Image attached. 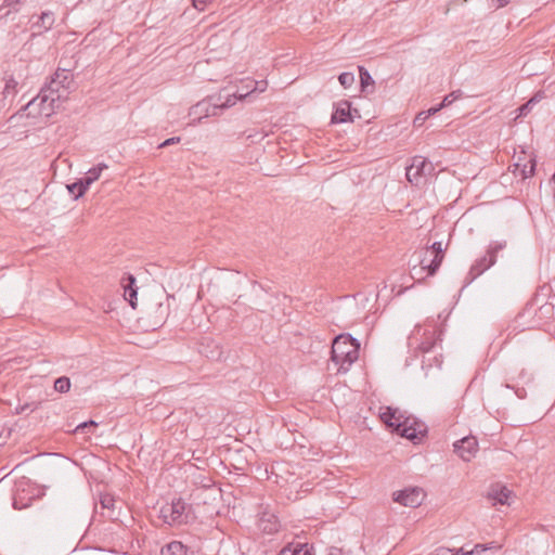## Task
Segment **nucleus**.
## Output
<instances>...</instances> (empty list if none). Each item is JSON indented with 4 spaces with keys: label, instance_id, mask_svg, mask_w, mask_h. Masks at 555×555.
<instances>
[{
    "label": "nucleus",
    "instance_id": "nucleus-1",
    "mask_svg": "<svg viewBox=\"0 0 555 555\" xmlns=\"http://www.w3.org/2000/svg\"><path fill=\"white\" fill-rule=\"evenodd\" d=\"M73 75L69 70L59 68L50 81L41 88L39 94L29 101L24 109L31 116L50 117L60 109L62 103L69 94Z\"/></svg>",
    "mask_w": 555,
    "mask_h": 555
},
{
    "label": "nucleus",
    "instance_id": "nucleus-2",
    "mask_svg": "<svg viewBox=\"0 0 555 555\" xmlns=\"http://www.w3.org/2000/svg\"><path fill=\"white\" fill-rule=\"evenodd\" d=\"M380 418L388 427L392 428V431L412 441L425 436L427 431L424 424L405 417L398 409L390 406L380 414Z\"/></svg>",
    "mask_w": 555,
    "mask_h": 555
},
{
    "label": "nucleus",
    "instance_id": "nucleus-3",
    "mask_svg": "<svg viewBox=\"0 0 555 555\" xmlns=\"http://www.w3.org/2000/svg\"><path fill=\"white\" fill-rule=\"evenodd\" d=\"M360 344L350 334H340L332 344L331 359L339 365V370L348 371L358 359Z\"/></svg>",
    "mask_w": 555,
    "mask_h": 555
},
{
    "label": "nucleus",
    "instance_id": "nucleus-4",
    "mask_svg": "<svg viewBox=\"0 0 555 555\" xmlns=\"http://www.w3.org/2000/svg\"><path fill=\"white\" fill-rule=\"evenodd\" d=\"M159 517L171 527H180L191 522L194 519V514L191 504L177 498L160 507Z\"/></svg>",
    "mask_w": 555,
    "mask_h": 555
},
{
    "label": "nucleus",
    "instance_id": "nucleus-5",
    "mask_svg": "<svg viewBox=\"0 0 555 555\" xmlns=\"http://www.w3.org/2000/svg\"><path fill=\"white\" fill-rule=\"evenodd\" d=\"M506 245V241H492L488 246L487 254L477 259L470 267L463 287L469 285L475 279L490 269L496 262L498 253L503 250Z\"/></svg>",
    "mask_w": 555,
    "mask_h": 555
},
{
    "label": "nucleus",
    "instance_id": "nucleus-6",
    "mask_svg": "<svg viewBox=\"0 0 555 555\" xmlns=\"http://www.w3.org/2000/svg\"><path fill=\"white\" fill-rule=\"evenodd\" d=\"M437 339L435 327L426 328L417 325L409 337V346H415L422 353L427 354L436 347Z\"/></svg>",
    "mask_w": 555,
    "mask_h": 555
},
{
    "label": "nucleus",
    "instance_id": "nucleus-7",
    "mask_svg": "<svg viewBox=\"0 0 555 555\" xmlns=\"http://www.w3.org/2000/svg\"><path fill=\"white\" fill-rule=\"evenodd\" d=\"M434 165L423 156H414L412 163L406 167V179L412 184L418 185L423 177L430 176L434 171Z\"/></svg>",
    "mask_w": 555,
    "mask_h": 555
},
{
    "label": "nucleus",
    "instance_id": "nucleus-8",
    "mask_svg": "<svg viewBox=\"0 0 555 555\" xmlns=\"http://www.w3.org/2000/svg\"><path fill=\"white\" fill-rule=\"evenodd\" d=\"M424 494L420 488H405L393 492L392 499L395 502L408 506L417 507L422 504Z\"/></svg>",
    "mask_w": 555,
    "mask_h": 555
},
{
    "label": "nucleus",
    "instance_id": "nucleus-9",
    "mask_svg": "<svg viewBox=\"0 0 555 555\" xmlns=\"http://www.w3.org/2000/svg\"><path fill=\"white\" fill-rule=\"evenodd\" d=\"M258 528L267 534L276 533L281 528V522L274 511L269 506L261 507L259 512Z\"/></svg>",
    "mask_w": 555,
    "mask_h": 555
},
{
    "label": "nucleus",
    "instance_id": "nucleus-10",
    "mask_svg": "<svg viewBox=\"0 0 555 555\" xmlns=\"http://www.w3.org/2000/svg\"><path fill=\"white\" fill-rule=\"evenodd\" d=\"M354 116L360 117L357 108H351V103L347 100H341L334 104V112L331 117L332 124H344L353 121Z\"/></svg>",
    "mask_w": 555,
    "mask_h": 555
},
{
    "label": "nucleus",
    "instance_id": "nucleus-11",
    "mask_svg": "<svg viewBox=\"0 0 555 555\" xmlns=\"http://www.w3.org/2000/svg\"><path fill=\"white\" fill-rule=\"evenodd\" d=\"M453 447L454 451L465 462H469L478 451L477 439L473 436L464 437L457 440L454 442Z\"/></svg>",
    "mask_w": 555,
    "mask_h": 555
},
{
    "label": "nucleus",
    "instance_id": "nucleus-12",
    "mask_svg": "<svg viewBox=\"0 0 555 555\" xmlns=\"http://www.w3.org/2000/svg\"><path fill=\"white\" fill-rule=\"evenodd\" d=\"M209 101H201L197 104L193 105L190 108L189 115L193 118V122L197 121L199 122L202 118L208 117V116H216L218 115L219 106L217 102H210Z\"/></svg>",
    "mask_w": 555,
    "mask_h": 555
},
{
    "label": "nucleus",
    "instance_id": "nucleus-13",
    "mask_svg": "<svg viewBox=\"0 0 555 555\" xmlns=\"http://www.w3.org/2000/svg\"><path fill=\"white\" fill-rule=\"evenodd\" d=\"M249 95V91L247 92H227L222 90L218 95L211 96L210 100L218 103L219 111L232 107L236 104L237 101L244 100Z\"/></svg>",
    "mask_w": 555,
    "mask_h": 555
},
{
    "label": "nucleus",
    "instance_id": "nucleus-14",
    "mask_svg": "<svg viewBox=\"0 0 555 555\" xmlns=\"http://www.w3.org/2000/svg\"><path fill=\"white\" fill-rule=\"evenodd\" d=\"M121 287L124 288V297L132 308L137 307V295L138 287L135 286L134 275L127 273L120 281Z\"/></svg>",
    "mask_w": 555,
    "mask_h": 555
},
{
    "label": "nucleus",
    "instance_id": "nucleus-15",
    "mask_svg": "<svg viewBox=\"0 0 555 555\" xmlns=\"http://www.w3.org/2000/svg\"><path fill=\"white\" fill-rule=\"evenodd\" d=\"M431 258L433 255L426 248L422 249L418 255V268L417 266L413 267L411 270V278L420 280L417 275L424 271L427 272V275L433 276L435 273H431Z\"/></svg>",
    "mask_w": 555,
    "mask_h": 555
},
{
    "label": "nucleus",
    "instance_id": "nucleus-16",
    "mask_svg": "<svg viewBox=\"0 0 555 555\" xmlns=\"http://www.w3.org/2000/svg\"><path fill=\"white\" fill-rule=\"evenodd\" d=\"M199 352L212 361H221L224 358L222 347L209 338H206L201 344Z\"/></svg>",
    "mask_w": 555,
    "mask_h": 555
},
{
    "label": "nucleus",
    "instance_id": "nucleus-17",
    "mask_svg": "<svg viewBox=\"0 0 555 555\" xmlns=\"http://www.w3.org/2000/svg\"><path fill=\"white\" fill-rule=\"evenodd\" d=\"M159 555H194V552L181 541H170L160 547Z\"/></svg>",
    "mask_w": 555,
    "mask_h": 555
},
{
    "label": "nucleus",
    "instance_id": "nucleus-18",
    "mask_svg": "<svg viewBox=\"0 0 555 555\" xmlns=\"http://www.w3.org/2000/svg\"><path fill=\"white\" fill-rule=\"evenodd\" d=\"M511 494L512 491L506 486L498 483L490 488L488 499L491 500L493 504H507Z\"/></svg>",
    "mask_w": 555,
    "mask_h": 555
},
{
    "label": "nucleus",
    "instance_id": "nucleus-19",
    "mask_svg": "<svg viewBox=\"0 0 555 555\" xmlns=\"http://www.w3.org/2000/svg\"><path fill=\"white\" fill-rule=\"evenodd\" d=\"M431 255V273H436L441 266L444 254L441 242H435L430 247L426 248Z\"/></svg>",
    "mask_w": 555,
    "mask_h": 555
},
{
    "label": "nucleus",
    "instance_id": "nucleus-20",
    "mask_svg": "<svg viewBox=\"0 0 555 555\" xmlns=\"http://www.w3.org/2000/svg\"><path fill=\"white\" fill-rule=\"evenodd\" d=\"M89 186L90 184L85 182V178H81L74 183L67 184L66 188L68 192L74 196V199H78L86 193Z\"/></svg>",
    "mask_w": 555,
    "mask_h": 555
},
{
    "label": "nucleus",
    "instance_id": "nucleus-21",
    "mask_svg": "<svg viewBox=\"0 0 555 555\" xmlns=\"http://www.w3.org/2000/svg\"><path fill=\"white\" fill-rule=\"evenodd\" d=\"M54 24V14L51 11L42 12L39 16L38 22L33 24V27L42 28L43 31H48Z\"/></svg>",
    "mask_w": 555,
    "mask_h": 555
},
{
    "label": "nucleus",
    "instance_id": "nucleus-22",
    "mask_svg": "<svg viewBox=\"0 0 555 555\" xmlns=\"http://www.w3.org/2000/svg\"><path fill=\"white\" fill-rule=\"evenodd\" d=\"M514 166H515L514 173L516 172V170H519L521 178L527 179L534 175L537 163H535L534 158H531L528 163H526L524 165H520L517 163Z\"/></svg>",
    "mask_w": 555,
    "mask_h": 555
},
{
    "label": "nucleus",
    "instance_id": "nucleus-23",
    "mask_svg": "<svg viewBox=\"0 0 555 555\" xmlns=\"http://www.w3.org/2000/svg\"><path fill=\"white\" fill-rule=\"evenodd\" d=\"M104 169H107V165H105L103 163L90 168L88 170V172L86 173V176L83 177L85 182L89 183L91 185L94 181H96L100 178V176Z\"/></svg>",
    "mask_w": 555,
    "mask_h": 555
},
{
    "label": "nucleus",
    "instance_id": "nucleus-24",
    "mask_svg": "<svg viewBox=\"0 0 555 555\" xmlns=\"http://www.w3.org/2000/svg\"><path fill=\"white\" fill-rule=\"evenodd\" d=\"M359 74H360L361 90L365 92L369 86L374 85V79L372 78L369 70L363 66H359Z\"/></svg>",
    "mask_w": 555,
    "mask_h": 555
},
{
    "label": "nucleus",
    "instance_id": "nucleus-25",
    "mask_svg": "<svg viewBox=\"0 0 555 555\" xmlns=\"http://www.w3.org/2000/svg\"><path fill=\"white\" fill-rule=\"evenodd\" d=\"M100 504L103 509H107L111 513L108 514L109 518H113L114 514V506H115V499L111 494H103L100 498Z\"/></svg>",
    "mask_w": 555,
    "mask_h": 555
},
{
    "label": "nucleus",
    "instance_id": "nucleus-26",
    "mask_svg": "<svg viewBox=\"0 0 555 555\" xmlns=\"http://www.w3.org/2000/svg\"><path fill=\"white\" fill-rule=\"evenodd\" d=\"M54 389L57 392L66 393L70 389V379L67 376H61L54 382Z\"/></svg>",
    "mask_w": 555,
    "mask_h": 555
},
{
    "label": "nucleus",
    "instance_id": "nucleus-27",
    "mask_svg": "<svg viewBox=\"0 0 555 555\" xmlns=\"http://www.w3.org/2000/svg\"><path fill=\"white\" fill-rule=\"evenodd\" d=\"M338 81L345 89H348L354 83V75L349 72L341 73L338 76Z\"/></svg>",
    "mask_w": 555,
    "mask_h": 555
},
{
    "label": "nucleus",
    "instance_id": "nucleus-28",
    "mask_svg": "<svg viewBox=\"0 0 555 555\" xmlns=\"http://www.w3.org/2000/svg\"><path fill=\"white\" fill-rule=\"evenodd\" d=\"M461 96H462L461 90H456V91H453V92L447 94L443 98L442 102L440 103V107H447V106L451 105L454 101H456Z\"/></svg>",
    "mask_w": 555,
    "mask_h": 555
},
{
    "label": "nucleus",
    "instance_id": "nucleus-29",
    "mask_svg": "<svg viewBox=\"0 0 555 555\" xmlns=\"http://www.w3.org/2000/svg\"><path fill=\"white\" fill-rule=\"evenodd\" d=\"M294 555H312L311 547L307 543L295 542L294 543Z\"/></svg>",
    "mask_w": 555,
    "mask_h": 555
},
{
    "label": "nucleus",
    "instance_id": "nucleus-30",
    "mask_svg": "<svg viewBox=\"0 0 555 555\" xmlns=\"http://www.w3.org/2000/svg\"><path fill=\"white\" fill-rule=\"evenodd\" d=\"M96 426H98L96 422L89 420V421L82 422L79 425H77L75 428V433H83L86 430L90 431L91 428H94Z\"/></svg>",
    "mask_w": 555,
    "mask_h": 555
},
{
    "label": "nucleus",
    "instance_id": "nucleus-31",
    "mask_svg": "<svg viewBox=\"0 0 555 555\" xmlns=\"http://www.w3.org/2000/svg\"><path fill=\"white\" fill-rule=\"evenodd\" d=\"M249 83L251 86L249 94L251 92H263L268 86L267 81H264V80H261V81L249 80Z\"/></svg>",
    "mask_w": 555,
    "mask_h": 555
},
{
    "label": "nucleus",
    "instance_id": "nucleus-32",
    "mask_svg": "<svg viewBox=\"0 0 555 555\" xmlns=\"http://www.w3.org/2000/svg\"><path fill=\"white\" fill-rule=\"evenodd\" d=\"M42 34V31H39V33H33L29 37V39L25 42L24 44V49L25 50H28V51H31L33 50V46H34V41Z\"/></svg>",
    "mask_w": 555,
    "mask_h": 555
},
{
    "label": "nucleus",
    "instance_id": "nucleus-33",
    "mask_svg": "<svg viewBox=\"0 0 555 555\" xmlns=\"http://www.w3.org/2000/svg\"><path fill=\"white\" fill-rule=\"evenodd\" d=\"M191 1H192L193 7L196 10L203 11V10H205L206 5L208 3H210L212 0H191Z\"/></svg>",
    "mask_w": 555,
    "mask_h": 555
},
{
    "label": "nucleus",
    "instance_id": "nucleus-34",
    "mask_svg": "<svg viewBox=\"0 0 555 555\" xmlns=\"http://www.w3.org/2000/svg\"><path fill=\"white\" fill-rule=\"evenodd\" d=\"M294 543L295 542H291L288 544H286L280 552L278 555H294Z\"/></svg>",
    "mask_w": 555,
    "mask_h": 555
},
{
    "label": "nucleus",
    "instance_id": "nucleus-35",
    "mask_svg": "<svg viewBox=\"0 0 555 555\" xmlns=\"http://www.w3.org/2000/svg\"><path fill=\"white\" fill-rule=\"evenodd\" d=\"M428 117L426 116L425 112H421L416 115V117L414 118V126L415 127H420L423 125V122L427 119Z\"/></svg>",
    "mask_w": 555,
    "mask_h": 555
},
{
    "label": "nucleus",
    "instance_id": "nucleus-36",
    "mask_svg": "<svg viewBox=\"0 0 555 555\" xmlns=\"http://www.w3.org/2000/svg\"><path fill=\"white\" fill-rule=\"evenodd\" d=\"M180 142V138L179 137H172V138H169L167 140H165L163 143L159 144V149L162 147H166L168 145H171V144H176V143H179Z\"/></svg>",
    "mask_w": 555,
    "mask_h": 555
},
{
    "label": "nucleus",
    "instance_id": "nucleus-37",
    "mask_svg": "<svg viewBox=\"0 0 555 555\" xmlns=\"http://www.w3.org/2000/svg\"><path fill=\"white\" fill-rule=\"evenodd\" d=\"M501 547L500 545H493V543H489V544H477L475 546V550L476 551H486V550H491V548H499Z\"/></svg>",
    "mask_w": 555,
    "mask_h": 555
},
{
    "label": "nucleus",
    "instance_id": "nucleus-38",
    "mask_svg": "<svg viewBox=\"0 0 555 555\" xmlns=\"http://www.w3.org/2000/svg\"><path fill=\"white\" fill-rule=\"evenodd\" d=\"M326 555H343V551L338 547L332 546L327 548Z\"/></svg>",
    "mask_w": 555,
    "mask_h": 555
},
{
    "label": "nucleus",
    "instance_id": "nucleus-39",
    "mask_svg": "<svg viewBox=\"0 0 555 555\" xmlns=\"http://www.w3.org/2000/svg\"><path fill=\"white\" fill-rule=\"evenodd\" d=\"M442 107H440V104H438L437 106H434V107H430L428 111L425 112L426 116L429 117L431 115H435L436 113H438Z\"/></svg>",
    "mask_w": 555,
    "mask_h": 555
},
{
    "label": "nucleus",
    "instance_id": "nucleus-40",
    "mask_svg": "<svg viewBox=\"0 0 555 555\" xmlns=\"http://www.w3.org/2000/svg\"><path fill=\"white\" fill-rule=\"evenodd\" d=\"M515 392H516V396L520 399L526 397V390L524 388H518Z\"/></svg>",
    "mask_w": 555,
    "mask_h": 555
},
{
    "label": "nucleus",
    "instance_id": "nucleus-41",
    "mask_svg": "<svg viewBox=\"0 0 555 555\" xmlns=\"http://www.w3.org/2000/svg\"><path fill=\"white\" fill-rule=\"evenodd\" d=\"M532 103H535V99L532 98L529 102H527L520 109L524 112L525 109H528V106Z\"/></svg>",
    "mask_w": 555,
    "mask_h": 555
},
{
    "label": "nucleus",
    "instance_id": "nucleus-42",
    "mask_svg": "<svg viewBox=\"0 0 555 555\" xmlns=\"http://www.w3.org/2000/svg\"><path fill=\"white\" fill-rule=\"evenodd\" d=\"M509 0H498V8H503L507 5Z\"/></svg>",
    "mask_w": 555,
    "mask_h": 555
},
{
    "label": "nucleus",
    "instance_id": "nucleus-43",
    "mask_svg": "<svg viewBox=\"0 0 555 555\" xmlns=\"http://www.w3.org/2000/svg\"><path fill=\"white\" fill-rule=\"evenodd\" d=\"M21 0H5L8 5H13L15 3H18Z\"/></svg>",
    "mask_w": 555,
    "mask_h": 555
},
{
    "label": "nucleus",
    "instance_id": "nucleus-44",
    "mask_svg": "<svg viewBox=\"0 0 555 555\" xmlns=\"http://www.w3.org/2000/svg\"><path fill=\"white\" fill-rule=\"evenodd\" d=\"M434 359H435V361H436V365H437L438 367H440V366H441V364H442V361H441L440 359H438V357H436V356L434 357Z\"/></svg>",
    "mask_w": 555,
    "mask_h": 555
},
{
    "label": "nucleus",
    "instance_id": "nucleus-45",
    "mask_svg": "<svg viewBox=\"0 0 555 555\" xmlns=\"http://www.w3.org/2000/svg\"><path fill=\"white\" fill-rule=\"evenodd\" d=\"M250 89H251V86H250V83L248 82V85L246 86V90H245V89H242V91H241V92H247V91H250Z\"/></svg>",
    "mask_w": 555,
    "mask_h": 555
}]
</instances>
